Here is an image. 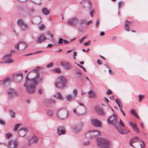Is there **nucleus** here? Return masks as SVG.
<instances>
[{
	"instance_id": "obj_4",
	"label": "nucleus",
	"mask_w": 148,
	"mask_h": 148,
	"mask_svg": "<svg viewBox=\"0 0 148 148\" xmlns=\"http://www.w3.org/2000/svg\"><path fill=\"white\" fill-rule=\"evenodd\" d=\"M55 114L58 118L62 120L66 119L69 115L68 111L64 108L59 109L56 111Z\"/></svg>"
},
{
	"instance_id": "obj_29",
	"label": "nucleus",
	"mask_w": 148,
	"mask_h": 148,
	"mask_svg": "<svg viewBox=\"0 0 148 148\" xmlns=\"http://www.w3.org/2000/svg\"><path fill=\"white\" fill-rule=\"evenodd\" d=\"M115 119L112 121V122H111V124H112L116 128L117 126V124H118V122L119 121V120L118 119V117L117 116L116 117Z\"/></svg>"
},
{
	"instance_id": "obj_48",
	"label": "nucleus",
	"mask_w": 148,
	"mask_h": 148,
	"mask_svg": "<svg viewBox=\"0 0 148 148\" xmlns=\"http://www.w3.org/2000/svg\"><path fill=\"white\" fill-rule=\"evenodd\" d=\"M77 90L76 89H75L73 90V94L74 95V97H75L76 96L77 94Z\"/></svg>"
},
{
	"instance_id": "obj_59",
	"label": "nucleus",
	"mask_w": 148,
	"mask_h": 148,
	"mask_svg": "<svg viewBox=\"0 0 148 148\" xmlns=\"http://www.w3.org/2000/svg\"><path fill=\"white\" fill-rule=\"evenodd\" d=\"M133 115L134 116H136L138 119H139L140 118H139V116H138V114L137 113H136V112H135Z\"/></svg>"
},
{
	"instance_id": "obj_56",
	"label": "nucleus",
	"mask_w": 148,
	"mask_h": 148,
	"mask_svg": "<svg viewBox=\"0 0 148 148\" xmlns=\"http://www.w3.org/2000/svg\"><path fill=\"white\" fill-rule=\"evenodd\" d=\"M100 21L99 19H98L96 22V27H97L99 24Z\"/></svg>"
},
{
	"instance_id": "obj_1",
	"label": "nucleus",
	"mask_w": 148,
	"mask_h": 148,
	"mask_svg": "<svg viewBox=\"0 0 148 148\" xmlns=\"http://www.w3.org/2000/svg\"><path fill=\"white\" fill-rule=\"evenodd\" d=\"M85 136L88 138L95 139V144L99 148H111L112 143L110 140L102 138L99 131L92 130L87 132Z\"/></svg>"
},
{
	"instance_id": "obj_42",
	"label": "nucleus",
	"mask_w": 148,
	"mask_h": 148,
	"mask_svg": "<svg viewBox=\"0 0 148 148\" xmlns=\"http://www.w3.org/2000/svg\"><path fill=\"white\" fill-rule=\"evenodd\" d=\"M19 126V124L18 123L16 124L14 126V131L15 132L17 131L18 130V128Z\"/></svg>"
},
{
	"instance_id": "obj_52",
	"label": "nucleus",
	"mask_w": 148,
	"mask_h": 148,
	"mask_svg": "<svg viewBox=\"0 0 148 148\" xmlns=\"http://www.w3.org/2000/svg\"><path fill=\"white\" fill-rule=\"evenodd\" d=\"M88 4L89 5V10H91L92 8V4L91 2H90V1H88Z\"/></svg>"
},
{
	"instance_id": "obj_49",
	"label": "nucleus",
	"mask_w": 148,
	"mask_h": 148,
	"mask_svg": "<svg viewBox=\"0 0 148 148\" xmlns=\"http://www.w3.org/2000/svg\"><path fill=\"white\" fill-rule=\"evenodd\" d=\"M119 123H118V124H119L121 127H124V125L123 123V122H122L121 120L120 119L119 120Z\"/></svg>"
},
{
	"instance_id": "obj_33",
	"label": "nucleus",
	"mask_w": 148,
	"mask_h": 148,
	"mask_svg": "<svg viewBox=\"0 0 148 148\" xmlns=\"http://www.w3.org/2000/svg\"><path fill=\"white\" fill-rule=\"evenodd\" d=\"M46 102L49 104H54L55 103V101L54 100L51 99H48L46 100Z\"/></svg>"
},
{
	"instance_id": "obj_18",
	"label": "nucleus",
	"mask_w": 148,
	"mask_h": 148,
	"mask_svg": "<svg viewBox=\"0 0 148 148\" xmlns=\"http://www.w3.org/2000/svg\"><path fill=\"white\" fill-rule=\"evenodd\" d=\"M16 92L12 88H10L7 92V94L9 96L11 97L13 96L16 95Z\"/></svg>"
},
{
	"instance_id": "obj_51",
	"label": "nucleus",
	"mask_w": 148,
	"mask_h": 148,
	"mask_svg": "<svg viewBox=\"0 0 148 148\" xmlns=\"http://www.w3.org/2000/svg\"><path fill=\"white\" fill-rule=\"evenodd\" d=\"M0 123L2 125L4 126L5 124V122L3 120L0 119Z\"/></svg>"
},
{
	"instance_id": "obj_31",
	"label": "nucleus",
	"mask_w": 148,
	"mask_h": 148,
	"mask_svg": "<svg viewBox=\"0 0 148 148\" xmlns=\"http://www.w3.org/2000/svg\"><path fill=\"white\" fill-rule=\"evenodd\" d=\"M115 101L117 104L120 109L122 108V106H121V105H122V103L120 100L119 99H115Z\"/></svg>"
},
{
	"instance_id": "obj_27",
	"label": "nucleus",
	"mask_w": 148,
	"mask_h": 148,
	"mask_svg": "<svg viewBox=\"0 0 148 148\" xmlns=\"http://www.w3.org/2000/svg\"><path fill=\"white\" fill-rule=\"evenodd\" d=\"M116 128L119 133L122 134H125L129 132L128 130H126L125 129L123 130L121 129H118L117 127H116Z\"/></svg>"
},
{
	"instance_id": "obj_22",
	"label": "nucleus",
	"mask_w": 148,
	"mask_h": 148,
	"mask_svg": "<svg viewBox=\"0 0 148 148\" xmlns=\"http://www.w3.org/2000/svg\"><path fill=\"white\" fill-rule=\"evenodd\" d=\"M50 10H48L46 7H44L42 9V12L43 14L47 15L49 14Z\"/></svg>"
},
{
	"instance_id": "obj_36",
	"label": "nucleus",
	"mask_w": 148,
	"mask_h": 148,
	"mask_svg": "<svg viewBox=\"0 0 148 148\" xmlns=\"http://www.w3.org/2000/svg\"><path fill=\"white\" fill-rule=\"evenodd\" d=\"M9 113L12 118H14L15 117V113L12 110H9Z\"/></svg>"
},
{
	"instance_id": "obj_32",
	"label": "nucleus",
	"mask_w": 148,
	"mask_h": 148,
	"mask_svg": "<svg viewBox=\"0 0 148 148\" xmlns=\"http://www.w3.org/2000/svg\"><path fill=\"white\" fill-rule=\"evenodd\" d=\"M17 24L20 27L25 23L21 19H20L18 20L17 21Z\"/></svg>"
},
{
	"instance_id": "obj_26",
	"label": "nucleus",
	"mask_w": 148,
	"mask_h": 148,
	"mask_svg": "<svg viewBox=\"0 0 148 148\" xmlns=\"http://www.w3.org/2000/svg\"><path fill=\"white\" fill-rule=\"evenodd\" d=\"M78 103L79 104V105L81 106H82V107H79V110H80L81 109H82V110L83 111V112H86V107L82 103H79L78 102Z\"/></svg>"
},
{
	"instance_id": "obj_11",
	"label": "nucleus",
	"mask_w": 148,
	"mask_h": 148,
	"mask_svg": "<svg viewBox=\"0 0 148 148\" xmlns=\"http://www.w3.org/2000/svg\"><path fill=\"white\" fill-rule=\"evenodd\" d=\"M49 40V38H46L43 34H40V36L38 37L36 40V42L38 44H40L43 42L45 40Z\"/></svg>"
},
{
	"instance_id": "obj_41",
	"label": "nucleus",
	"mask_w": 148,
	"mask_h": 148,
	"mask_svg": "<svg viewBox=\"0 0 148 148\" xmlns=\"http://www.w3.org/2000/svg\"><path fill=\"white\" fill-rule=\"evenodd\" d=\"M145 97V96L144 95H138L139 102H140L142 99L144 98Z\"/></svg>"
},
{
	"instance_id": "obj_39",
	"label": "nucleus",
	"mask_w": 148,
	"mask_h": 148,
	"mask_svg": "<svg viewBox=\"0 0 148 148\" xmlns=\"http://www.w3.org/2000/svg\"><path fill=\"white\" fill-rule=\"evenodd\" d=\"M53 71L55 73H60L61 72V70L59 68H56L53 70Z\"/></svg>"
},
{
	"instance_id": "obj_7",
	"label": "nucleus",
	"mask_w": 148,
	"mask_h": 148,
	"mask_svg": "<svg viewBox=\"0 0 148 148\" xmlns=\"http://www.w3.org/2000/svg\"><path fill=\"white\" fill-rule=\"evenodd\" d=\"M83 125V123L81 122L79 123L73 125L72 129L75 132L79 133L81 131Z\"/></svg>"
},
{
	"instance_id": "obj_8",
	"label": "nucleus",
	"mask_w": 148,
	"mask_h": 148,
	"mask_svg": "<svg viewBox=\"0 0 148 148\" xmlns=\"http://www.w3.org/2000/svg\"><path fill=\"white\" fill-rule=\"evenodd\" d=\"M18 144V141L16 139L10 140L8 141V145L10 148H17Z\"/></svg>"
},
{
	"instance_id": "obj_37",
	"label": "nucleus",
	"mask_w": 148,
	"mask_h": 148,
	"mask_svg": "<svg viewBox=\"0 0 148 148\" xmlns=\"http://www.w3.org/2000/svg\"><path fill=\"white\" fill-rule=\"evenodd\" d=\"M11 56V55L10 53L4 55L3 57V59H8L10 58Z\"/></svg>"
},
{
	"instance_id": "obj_2",
	"label": "nucleus",
	"mask_w": 148,
	"mask_h": 148,
	"mask_svg": "<svg viewBox=\"0 0 148 148\" xmlns=\"http://www.w3.org/2000/svg\"><path fill=\"white\" fill-rule=\"evenodd\" d=\"M29 73H28L26 77L25 83L24 84V86L26 88V90L29 94H32L35 92V86L38 84L35 78H33L32 79H29L28 77Z\"/></svg>"
},
{
	"instance_id": "obj_47",
	"label": "nucleus",
	"mask_w": 148,
	"mask_h": 148,
	"mask_svg": "<svg viewBox=\"0 0 148 148\" xmlns=\"http://www.w3.org/2000/svg\"><path fill=\"white\" fill-rule=\"evenodd\" d=\"M89 144L90 141L89 140H87L86 141H84L83 142V145H88Z\"/></svg>"
},
{
	"instance_id": "obj_6",
	"label": "nucleus",
	"mask_w": 148,
	"mask_h": 148,
	"mask_svg": "<svg viewBox=\"0 0 148 148\" xmlns=\"http://www.w3.org/2000/svg\"><path fill=\"white\" fill-rule=\"evenodd\" d=\"M23 77L22 73L15 74L12 75L13 80L16 83H19L22 79Z\"/></svg>"
},
{
	"instance_id": "obj_24",
	"label": "nucleus",
	"mask_w": 148,
	"mask_h": 148,
	"mask_svg": "<svg viewBox=\"0 0 148 148\" xmlns=\"http://www.w3.org/2000/svg\"><path fill=\"white\" fill-rule=\"evenodd\" d=\"M21 30L22 31H25L29 28V25L26 23L25 24L20 27Z\"/></svg>"
},
{
	"instance_id": "obj_23",
	"label": "nucleus",
	"mask_w": 148,
	"mask_h": 148,
	"mask_svg": "<svg viewBox=\"0 0 148 148\" xmlns=\"http://www.w3.org/2000/svg\"><path fill=\"white\" fill-rule=\"evenodd\" d=\"M54 96L56 97L57 99H59L61 100H63L64 99V97L62 96L61 94L59 92H57L56 95H54Z\"/></svg>"
},
{
	"instance_id": "obj_60",
	"label": "nucleus",
	"mask_w": 148,
	"mask_h": 148,
	"mask_svg": "<svg viewBox=\"0 0 148 148\" xmlns=\"http://www.w3.org/2000/svg\"><path fill=\"white\" fill-rule=\"evenodd\" d=\"M106 94L107 95H108L110 94H112V92L110 90H108L107 92H106Z\"/></svg>"
},
{
	"instance_id": "obj_28",
	"label": "nucleus",
	"mask_w": 148,
	"mask_h": 148,
	"mask_svg": "<svg viewBox=\"0 0 148 148\" xmlns=\"http://www.w3.org/2000/svg\"><path fill=\"white\" fill-rule=\"evenodd\" d=\"M66 98L67 101H71L75 99V97L71 95H69L66 96Z\"/></svg>"
},
{
	"instance_id": "obj_17",
	"label": "nucleus",
	"mask_w": 148,
	"mask_h": 148,
	"mask_svg": "<svg viewBox=\"0 0 148 148\" xmlns=\"http://www.w3.org/2000/svg\"><path fill=\"white\" fill-rule=\"evenodd\" d=\"M73 111L74 114L78 116H82L86 114V112H83L81 111L78 112V111H77L76 108L74 109Z\"/></svg>"
},
{
	"instance_id": "obj_20",
	"label": "nucleus",
	"mask_w": 148,
	"mask_h": 148,
	"mask_svg": "<svg viewBox=\"0 0 148 148\" xmlns=\"http://www.w3.org/2000/svg\"><path fill=\"white\" fill-rule=\"evenodd\" d=\"M117 116H116L114 114H113L110 116L107 119V121L108 123L109 124H111V123L114 120L116 117H117Z\"/></svg>"
},
{
	"instance_id": "obj_10",
	"label": "nucleus",
	"mask_w": 148,
	"mask_h": 148,
	"mask_svg": "<svg viewBox=\"0 0 148 148\" xmlns=\"http://www.w3.org/2000/svg\"><path fill=\"white\" fill-rule=\"evenodd\" d=\"M27 133V129L26 128H22L18 131V136L24 137L25 136Z\"/></svg>"
},
{
	"instance_id": "obj_38",
	"label": "nucleus",
	"mask_w": 148,
	"mask_h": 148,
	"mask_svg": "<svg viewBox=\"0 0 148 148\" xmlns=\"http://www.w3.org/2000/svg\"><path fill=\"white\" fill-rule=\"evenodd\" d=\"M14 62V60L8 58L7 60L5 61V62L6 63H10Z\"/></svg>"
},
{
	"instance_id": "obj_58",
	"label": "nucleus",
	"mask_w": 148,
	"mask_h": 148,
	"mask_svg": "<svg viewBox=\"0 0 148 148\" xmlns=\"http://www.w3.org/2000/svg\"><path fill=\"white\" fill-rule=\"evenodd\" d=\"M130 112L132 114H133L135 112H136V111L134 109H132L130 111Z\"/></svg>"
},
{
	"instance_id": "obj_35",
	"label": "nucleus",
	"mask_w": 148,
	"mask_h": 148,
	"mask_svg": "<svg viewBox=\"0 0 148 148\" xmlns=\"http://www.w3.org/2000/svg\"><path fill=\"white\" fill-rule=\"evenodd\" d=\"M42 68L40 66H38L36 68L34 69L32 71H34V72L35 73H38L39 72V71Z\"/></svg>"
},
{
	"instance_id": "obj_30",
	"label": "nucleus",
	"mask_w": 148,
	"mask_h": 148,
	"mask_svg": "<svg viewBox=\"0 0 148 148\" xmlns=\"http://www.w3.org/2000/svg\"><path fill=\"white\" fill-rule=\"evenodd\" d=\"M65 68L66 70H70L72 69L73 66L69 63H67L65 64Z\"/></svg>"
},
{
	"instance_id": "obj_15",
	"label": "nucleus",
	"mask_w": 148,
	"mask_h": 148,
	"mask_svg": "<svg viewBox=\"0 0 148 148\" xmlns=\"http://www.w3.org/2000/svg\"><path fill=\"white\" fill-rule=\"evenodd\" d=\"M38 140V138L34 136L29 140L28 145H32L33 143H37Z\"/></svg>"
},
{
	"instance_id": "obj_61",
	"label": "nucleus",
	"mask_w": 148,
	"mask_h": 148,
	"mask_svg": "<svg viewBox=\"0 0 148 148\" xmlns=\"http://www.w3.org/2000/svg\"><path fill=\"white\" fill-rule=\"evenodd\" d=\"M69 42H70V41H69L66 40H64L63 43L64 44H68V43H69Z\"/></svg>"
},
{
	"instance_id": "obj_53",
	"label": "nucleus",
	"mask_w": 148,
	"mask_h": 148,
	"mask_svg": "<svg viewBox=\"0 0 148 148\" xmlns=\"http://www.w3.org/2000/svg\"><path fill=\"white\" fill-rule=\"evenodd\" d=\"M40 76V73H37L36 74V75L35 77L34 78H35L36 79L37 81V79L39 78Z\"/></svg>"
},
{
	"instance_id": "obj_19",
	"label": "nucleus",
	"mask_w": 148,
	"mask_h": 148,
	"mask_svg": "<svg viewBox=\"0 0 148 148\" xmlns=\"http://www.w3.org/2000/svg\"><path fill=\"white\" fill-rule=\"evenodd\" d=\"M19 45L20 48V50H23L27 46V44L23 41H20L19 43Z\"/></svg>"
},
{
	"instance_id": "obj_62",
	"label": "nucleus",
	"mask_w": 148,
	"mask_h": 148,
	"mask_svg": "<svg viewBox=\"0 0 148 148\" xmlns=\"http://www.w3.org/2000/svg\"><path fill=\"white\" fill-rule=\"evenodd\" d=\"M97 63L99 65L101 64H102V62L100 60H98L97 61Z\"/></svg>"
},
{
	"instance_id": "obj_3",
	"label": "nucleus",
	"mask_w": 148,
	"mask_h": 148,
	"mask_svg": "<svg viewBox=\"0 0 148 148\" xmlns=\"http://www.w3.org/2000/svg\"><path fill=\"white\" fill-rule=\"evenodd\" d=\"M67 80L63 76H60L57 79L55 83V86L59 88H63L65 86Z\"/></svg>"
},
{
	"instance_id": "obj_45",
	"label": "nucleus",
	"mask_w": 148,
	"mask_h": 148,
	"mask_svg": "<svg viewBox=\"0 0 148 148\" xmlns=\"http://www.w3.org/2000/svg\"><path fill=\"white\" fill-rule=\"evenodd\" d=\"M75 73L76 74L78 75V77H77V78H79L81 76L82 74V73L80 71H77Z\"/></svg>"
},
{
	"instance_id": "obj_12",
	"label": "nucleus",
	"mask_w": 148,
	"mask_h": 148,
	"mask_svg": "<svg viewBox=\"0 0 148 148\" xmlns=\"http://www.w3.org/2000/svg\"><path fill=\"white\" fill-rule=\"evenodd\" d=\"M91 123L93 125L96 127H99L101 125V121L97 119H91Z\"/></svg>"
},
{
	"instance_id": "obj_14",
	"label": "nucleus",
	"mask_w": 148,
	"mask_h": 148,
	"mask_svg": "<svg viewBox=\"0 0 148 148\" xmlns=\"http://www.w3.org/2000/svg\"><path fill=\"white\" fill-rule=\"evenodd\" d=\"M94 109L97 111V113L99 115L105 116V113L103 109L99 106H96L94 108Z\"/></svg>"
},
{
	"instance_id": "obj_21",
	"label": "nucleus",
	"mask_w": 148,
	"mask_h": 148,
	"mask_svg": "<svg viewBox=\"0 0 148 148\" xmlns=\"http://www.w3.org/2000/svg\"><path fill=\"white\" fill-rule=\"evenodd\" d=\"M88 97L89 98H92L95 97L96 96L95 94L92 90H90L88 92Z\"/></svg>"
},
{
	"instance_id": "obj_13",
	"label": "nucleus",
	"mask_w": 148,
	"mask_h": 148,
	"mask_svg": "<svg viewBox=\"0 0 148 148\" xmlns=\"http://www.w3.org/2000/svg\"><path fill=\"white\" fill-rule=\"evenodd\" d=\"M57 133L59 135L64 134H65L66 130L63 126H59L57 127Z\"/></svg>"
},
{
	"instance_id": "obj_44",
	"label": "nucleus",
	"mask_w": 148,
	"mask_h": 148,
	"mask_svg": "<svg viewBox=\"0 0 148 148\" xmlns=\"http://www.w3.org/2000/svg\"><path fill=\"white\" fill-rule=\"evenodd\" d=\"M6 135L7 138L8 139L12 136V134L10 132L6 133Z\"/></svg>"
},
{
	"instance_id": "obj_46",
	"label": "nucleus",
	"mask_w": 148,
	"mask_h": 148,
	"mask_svg": "<svg viewBox=\"0 0 148 148\" xmlns=\"http://www.w3.org/2000/svg\"><path fill=\"white\" fill-rule=\"evenodd\" d=\"M124 3L122 1H120L118 3L119 10L120 7L124 5Z\"/></svg>"
},
{
	"instance_id": "obj_5",
	"label": "nucleus",
	"mask_w": 148,
	"mask_h": 148,
	"mask_svg": "<svg viewBox=\"0 0 148 148\" xmlns=\"http://www.w3.org/2000/svg\"><path fill=\"white\" fill-rule=\"evenodd\" d=\"M134 143H141L140 144L141 148H144L145 147V144L143 142L141 141L137 137H135L132 139L130 141V145L133 147H135L132 145Z\"/></svg>"
},
{
	"instance_id": "obj_25",
	"label": "nucleus",
	"mask_w": 148,
	"mask_h": 148,
	"mask_svg": "<svg viewBox=\"0 0 148 148\" xmlns=\"http://www.w3.org/2000/svg\"><path fill=\"white\" fill-rule=\"evenodd\" d=\"M126 22L124 28L126 31H130L129 26L130 25L131 22L127 20L126 21Z\"/></svg>"
},
{
	"instance_id": "obj_34",
	"label": "nucleus",
	"mask_w": 148,
	"mask_h": 148,
	"mask_svg": "<svg viewBox=\"0 0 148 148\" xmlns=\"http://www.w3.org/2000/svg\"><path fill=\"white\" fill-rule=\"evenodd\" d=\"M54 113L53 110H49L47 111V114L49 116H52L53 114Z\"/></svg>"
},
{
	"instance_id": "obj_63",
	"label": "nucleus",
	"mask_w": 148,
	"mask_h": 148,
	"mask_svg": "<svg viewBox=\"0 0 148 148\" xmlns=\"http://www.w3.org/2000/svg\"><path fill=\"white\" fill-rule=\"evenodd\" d=\"M38 93L39 94H42V91L41 88L39 89L38 90Z\"/></svg>"
},
{
	"instance_id": "obj_9",
	"label": "nucleus",
	"mask_w": 148,
	"mask_h": 148,
	"mask_svg": "<svg viewBox=\"0 0 148 148\" xmlns=\"http://www.w3.org/2000/svg\"><path fill=\"white\" fill-rule=\"evenodd\" d=\"M78 22V19L76 18H71L68 21L67 23L72 26H75Z\"/></svg>"
},
{
	"instance_id": "obj_50",
	"label": "nucleus",
	"mask_w": 148,
	"mask_h": 148,
	"mask_svg": "<svg viewBox=\"0 0 148 148\" xmlns=\"http://www.w3.org/2000/svg\"><path fill=\"white\" fill-rule=\"evenodd\" d=\"M0 148H8L6 146L3 144L0 143Z\"/></svg>"
},
{
	"instance_id": "obj_64",
	"label": "nucleus",
	"mask_w": 148,
	"mask_h": 148,
	"mask_svg": "<svg viewBox=\"0 0 148 148\" xmlns=\"http://www.w3.org/2000/svg\"><path fill=\"white\" fill-rule=\"evenodd\" d=\"M88 36L86 34L84 37L82 38L84 40L85 39H86L88 38Z\"/></svg>"
},
{
	"instance_id": "obj_40",
	"label": "nucleus",
	"mask_w": 148,
	"mask_h": 148,
	"mask_svg": "<svg viewBox=\"0 0 148 148\" xmlns=\"http://www.w3.org/2000/svg\"><path fill=\"white\" fill-rule=\"evenodd\" d=\"M10 79L9 78H7L5 79L3 81L1 82V84H6V83L7 82H10Z\"/></svg>"
},
{
	"instance_id": "obj_54",
	"label": "nucleus",
	"mask_w": 148,
	"mask_h": 148,
	"mask_svg": "<svg viewBox=\"0 0 148 148\" xmlns=\"http://www.w3.org/2000/svg\"><path fill=\"white\" fill-rule=\"evenodd\" d=\"M90 41H89L87 42H85L84 43V46H87L90 45Z\"/></svg>"
},
{
	"instance_id": "obj_57",
	"label": "nucleus",
	"mask_w": 148,
	"mask_h": 148,
	"mask_svg": "<svg viewBox=\"0 0 148 148\" xmlns=\"http://www.w3.org/2000/svg\"><path fill=\"white\" fill-rule=\"evenodd\" d=\"M45 27L44 24H42L39 27V28L40 30H42L43 29V27Z\"/></svg>"
},
{
	"instance_id": "obj_43",
	"label": "nucleus",
	"mask_w": 148,
	"mask_h": 148,
	"mask_svg": "<svg viewBox=\"0 0 148 148\" xmlns=\"http://www.w3.org/2000/svg\"><path fill=\"white\" fill-rule=\"evenodd\" d=\"M64 40L62 38H60L59 39L58 44L59 45H62L63 42Z\"/></svg>"
},
{
	"instance_id": "obj_55",
	"label": "nucleus",
	"mask_w": 148,
	"mask_h": 148,
	"mask_svg": "<svg viewBox=\"0 0 148 148\" xmlns=\"http://www.w3.org/2000/svg\"><path fill=\"white\" fill-rule=\"evenodd\" d=\"M53 65V62L47 65V68L51 67H52Z\"/></svg>"
},
{
	"instance_id": "obj_16",
	"label": "nucleus",
	"mask_w": 148,
	"mask_h": 148,
	"mask_svg": "<svg viewBox=\"0 0 148 148\" xmlns=\"http://www.w3.org/2000/svg\"><path fill=\"white\" fill-rule=\"evenodd\" d=\"M129 123L132 128L133 130L136 132L138 133L139 132V130L137 127L136 125L132 122L130 121Z\"/></svg>"
}]
</instances>
